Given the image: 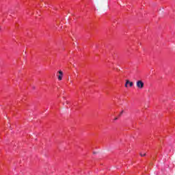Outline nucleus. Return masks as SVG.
<instances>
[{
	"instance_id": "f257e3e1",
	"label": "nucleus",
	"mask_w": 175,
	"mask_h": 175,
	"mask_svg": "<svg viewBox=\"0 0 175 175\" xmlns=\"http://www.w3.org/2000/svg\"><path fill=\"white\" fill-rule=\"evenodd\" d=\"M136 85L137 88H139V90H142V88H144V83L142 80L137 81Z\"/></svg>"
},
{
	"instance_id": "f03ea898",
	"label": "nucleus",
	"mask_w": 175,
	"mask_h": 175,
	"mask_svg": "<svg viewBox=\"0 0 175 175\" xmlns=\"http://www.w3.org/2000/svg\"><path fill=\"white\" fill-rule=\"evenodd\" d=\"M63 76H64V73L62 72V71L59 70V75H58V80H59V81L62 80Z\"/></svg>"
},
{
	"instance_id": "7ed1b4c3",
	"label": "nucleus",
	"mask_w": 175,
	"mask_h": 175,
	"mask_svg": "<svg viewBox=\"0 0 175 175\" xmlns=\"http://www.w3.org/2000/svg\"><path fill=\"white\" fill-rule=\"evenodd\" d=\"M128 84H129V80L126 79V83L124 84V87L126 88H128Z\"/></svg>"
},
{
	"instance_id": "20e7f679",
	"label": "nucleus",
	"mask_w": 175,
	"mask_h": 175,
	"mask_svg": "<svg viewBox=\"0 0 175 175\" xmlns=\"http://www.w3.org/2000/svg\"><path fill=\"white\" fill-rule=\"evenodd\" d=\"M129 87H133V82L129 81Z\"/></svg>"
},
{
	"instance_id": "39448f33",
	"label": "nucleus",
	"mask_w": 175,
	"mask_h": 175,
	"mask_svg": "<svg viewBox=\"0 0 175 175\" xmlns=\"http://www.w3.org/2000/svg\"><path fill=\"white\" fill-rule=\"evenodd\" d=\"M139 155H140V157H146V153H144V154L140 153Z\"/></svg>"
},
{
	"instance_id": "423d86ee",
	"label": "nucleus",
	"mask_w": 175,
	"mask_h": 175,
	"mask_svg": "<svg viewBox=\"0 0 175 175\" xmlns=\"http://www.w3.org/2000/svg\"><path fill=\"white\" fill-rule=\"evenodd\" d=\"M122 113H124V111H122L120 112V114L119 116H122Z\"/></svg>"
},
{
	"instance_id": "0eeeda50",
	"label": "nucleus",
	"mask_w": 175,
	"mask_h": 175,
	"mask_svg": "<svg viewBox=\"0 0 175 175\" xmlns=\"http://www.w3.org/2000/svg\"><path fill=\"white\" fill-rule=\"evenodd\" d=\"M114 120H118V118H115Z\"/></svg>"
},
{
	"instance_id": "6e6552de",
	"label": "nucleus",
	"mask_w": 175,
	"mask_h": 175,
	"mask_svg": "<svg viewBox=\"0 0 175 175\" xmlns=\"http://www.w3.org/2000/svg\"><path fill=\"white\" fill-rule=\"evenodd\" d=\"M73 67H74V68H76V66H75V64H73Z\"/></svg>"
}]
</instances>
